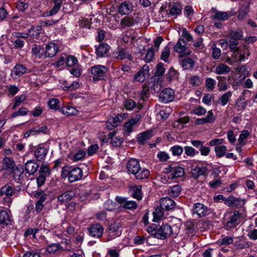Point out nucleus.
<instances>
[{
	"label": "nucleus",
	"mask_w": 257,
	"mask_h": 257,
	"mask_svg": "<svg viewBox=\"0 0 257 257\" xmlns=\"http://www.w3.org/2000/svg\"><path fill=\"white\" fill-rule=\"evenodd\" d=\"M82 176L83 171L78 167L67 165L62 169L61 177L63 178H67L70 183L79 180Z\"/></svg>",
	"instance_id": "f257e3e1"
},
{
	"label": "nucleus",
	"mask_w": 257,
	"mask_h": 257,
	"mask_svg": "<svg viewBox=\"0 0 257 257\" xmlns=\"http://www.w3.org/2000/svg\"><path fill=\"white\" fill-rule=\"evenodd\" d=\"M152 233L155 237L164 239L172 234L173 229L168 224H163L159 228L152 230Z\"/></svg>",
	"instance_id": "f03ea898"
},
{
	"label": "nucleus",
	"mask_w": 257,
	"mask_h": 257,
	"mask_svg": "<svg viewBox=\"0 0 257 257\" xmlns=\"http://www.w3.org/2000/svg\"><path fill=\"white\" fill-rule=\"evenodd\" d=\"M108 69L103 65H97L91 68V73L93 75V80L97 81L104 79Z\"/></svg>",
	"instance_id": "7ed1b4c3"
},
{
	"label": "nucleus",
	"mask_w": 257,
	"mask_h": 257,
	"mask_svg": "<svg viewBox=\"0 0 257 257\" xmlns=\"http://www.w3.org/2000/svg\"><path fill=\"white\" fill-rule=\"evenodd\" d=\"M174 50L182 55H189L191 54V50L187 47L186 43L183 39H179L174 46Z\"/></svg>",
	"instance_id": "20e7f679"
},
{
	"label": "nucleus",
	"mask_w": 257,
	"mask_h": 257,
	"mask_svg": "<svg viewBox=\"0 0 257 257\" xmlns=\"http://www.w3.org/2000/svg\"><path fill=\"white\" fill-rule=\"evenodd\" d=\"M174 91L170 88L164 89L159 95V99L161 102L168 103L172 101L174 98Z\"/></svg>",
	"instance_id": "39448f33"
},
{
	"label": "nucleus",
	"mask_w": 257,
	"mask_h": 257,
	"mask_svg": "<svg viewBox=\"0 0 257 257\" xmlns=\"http://www.w3.org/2000/svg\"><path fill=\"white\" fill-rule=\"evenodd\" d=\"M89 235L94 237L100 238L102 236L103 228L99 224H94L89 228Z\"/></svg>",
	"instance_id": "423d86ee"
},
{
	"label": "nucleus",
	"mask_w": 257,
	"mask_h": 257,
	"mask_svg": "<svg viewBox=\"0 0 257 257\" xmlns=\"http://www.w3.org/2000/svg\"><path fill=\"white\" fill-rule=\"evenodd\" d=\"M241 217V214L238 211L235 210L230 219L226 222V227L228 229L235 227L239 223Z\"/></svg>",
	"instance_id": "0eeeda50"
},
{
	"label": "nucleus",
	"mask_w": 257,
	"mask_h": 257,
	"mask_svg": "<svg viewBox=\"0 0 257 257\" xmlns=\"http://www.w3.org/2000/svg\"><path fill=\"white\" fill-rule=\"evenodd\" d=\"M27 70L25 65L17 64L11 70V75L13 78L19 77L24 74Z\"/></svg>",
	"instance_id": "6e6552de"
},
{
	"label": "nucleus",
	"mask_w": 257,
	"mask_h": 257,
	"mask_svg": "<svg viewBox=\"0 0 257 257\" xmlns=\"http://www.w3.org/2000/svg\"><path fill=\"white\" fill-rule=\"evenodd\" d=\"M112 56L114 58L120 60H122L126 58L129 60H132L133 59L132 55L129 54L126 50L122 48H118L117 51L114 52L112 54Z\"/></svg>",
	"instance_id": "1a4fd4ad"
},
{
	"label": "nucleus",
	"mask_w": 257,
	"mask_h": 257,
	"mask_svg": "<svg viewBox=\"0 0 257 257\" xmlns=\"http://www.w3.org/2000/svg\"><path fill=\"white\" fill-rule=\"evenodd\" d=\"M19 192L16 188L10 185H6L2 187L0 191V195H6L7 197H11L16 195Z\"/></svg>",
	"instance_id": "9d476101"
},
{
	"label": "nucleus",
	"mask_w": 257,
	"mask_h": 257,
	"mask_svg": "<svg viewBox=\"0 0 257 257\" xmlns=\"http://www.w3.org/2000/svg\"><path fill=\"white\" fill-rule=\"evenodd\" d=\"M140 165L139 162L136 159L132 158L127 163V170L130 174H133L137 171L140 170Z\"/></svg>",
	"instance_id": "9b49d317"
},
{
	"label": "nucleus",
	"mask_w": 257,
	"mask_h": 257,
	"mask_svg": "<svg viewBox=\"0 0 257 257\" xmlns=\"http://www.w3.org/2000/svg\"><path fill=\"white\" fill-rule=\"evenodd\" d=\"M160 206L162 209L167 211L173 209L175 206V201L170 197H165L162 198L160 202Z\"/></svg>",
	"instance_id": "f8f14e48"
},
{
	"label": "nucleus",
	"mask_w": 257,
	"mask_h": 257,
	"mask_svg": "<svg viewBox=\"0 0 257 257\" xmlns=\"http://www.w3.org/2000/svg\"><path fill=\"white\" fill-rule=\"evenodd\" d=\"M149 75L148 66L144 65L135 75V81L140 82H144Z\"/></svg>",
	"instance_id": "ddd939ff"
},
{
	"label": "nucleus",
	"mask_w": 257,
	"mask_h": 257,
	"mask_svg": "<svg viewBox=\"0 0 257 257\" xmlns=\"http://www.w3.org/2000/svg\"><path fill=\"white\" fill-rule=\"evenodd\" d=\"M75 196L74 191L68 190L59 195L57 200L61 203L67 202L73 199Z\"/></svg>",
	"instance_id": "4468645a"
},
{
	"label": "nucleus",
	"mask_w": 257,
	"mask_h": 257,
	"mask_svg": "<svg viewBox=\"0 0 257 257\" xmlns=\"http://www.w3.org/2000/svg\"><path fill=\"white\" fill-rule=\"evenodd\" d=\"M39 167V165L33 160L28 161L25 164V171L29 175L34 174Z\"/></svg>",
	"instance_id": "2eb2a0df"
},
{
	"label": "nucleus",
	"mask_w": 257,
	"mask_h": 257,
	"mask_svg": "<svg viewBox=\"0 0 257 257\" xmlns=\"http://www.w3.org/2000/svg\"><path fill=\"white\" fill-rule=\"evenodd\" d=\"M44 55L46 57H54L58 51V47L56 44L50 43L46 45Z\"/></svg>",
	"instance_id": "dca6fc26"
},
{
	"label": "nucleus",
	"mask_w": 257,
	"mask_h": 257,
	"mask_svg": "<svg viewBox=\"0 0 257 257\" xmlns=\"http://www.w3.org/2000/svg\"><path fill=\"white\" fill-rule=\"evenodd\" d=\"M215 117L213 114L212 110H209L208 112V114L206 117L197 118L195 120L194 123L196 125L202 124L207 123H212L215 121Z\"/></svg>",
	"instance_id": "f3484780"
},
{
	"label": "nucleus",
	"mask_w": 257,
	"mask_h": 257,
	"mask_svg": "<svg viewBox=\"0 0 257 257\" xmlns=\"http://www.w3.org/2000/svg\"><path fill=\"white\" fill-rule=\"evenodd\" d=\"M170 177L172 179L178 178L184 175V169L180 166L171 167L170 170Z\"/></svg>",
	"instance_id": "a211bd4d"
},
{
	"label": "nucleus",
	"mask_w": 257,
	"mask_h": 257,
	"mask_svg": "<svg viewBox=\"0 0 257 257\" xmlns=\"http://www.w3.org/2000/svg\"><path fill=\"white\" fill-rule=\"evenodd\" d=\"M137 16L136 18L131 16H126L121 20L120 25L123 28L125 27H131L139 22V21L137 20Z\"/></svg>",
	"instance_id": "6ab92c4d"
},
{
	"label": "nucleus",
	"mask_w": 257,
	"mask_h": 257,
	"mask_svg": "<svg viewBox=\"0 0 257 257\" xmlns=\"http://www.w3.org/2000/svg\"><path fill=\"white\" fill-rule=\"evenodd\" d=\"M110 46L107 44L102 43L96 47V54L99 57H105L107 55Z\"/></svg>",
	"instance_id": "aec40b11"
},
{
	"label": "nucleus",
	"mask_w": 257,
	"mask_h": 257,
	"mask_svg": "<svg viewBox=\"0 0 257 257\" xmlns=\"http://www.w3.org/2000/svg\"><path fill=\"white\" fill-rule=\"evenodd\" d=\"M193 213L197 214L199 217L205 216L207 213V208L202 203L194 204L193 210Z\"/></svg>",
	"instance_id": "412c9836"
},
{
	"label": "nucleus",
	"mask_w": 257,
	"mask_h": 257,
	"mask_svg": "<svg viewBox=\"0 0 257 257\" xmlns=\"http://www.w3.org/2000/svg\"><path fill=\"white\" fill-rule=\"evenodd\" d=\"M133 10L132 4L128 2H124L122 3L118 7V12L122 15H128Z\"/></svg>",
	"instance_id": "4be33fe9"
},
{
	"label": "nucleus",
	"mask_w": 257,
	"mask_h": 257,
	"mask_svg": "<svg viewBox=\"0 0 257 257\" xmlns=\"http://www.w3.org/2000/svg\"><path fill=\"white\" fill-rule=\"evenodd\" d=\"M153 136V131L151 130L145 131L139 134L137 137V141L141 144H144L147 141Z\"/></svg>",
	"instance_id": "5701e85b"
},
{
	"label": "nucleus",
	"mask_w": 257,
	"mask_h": 257,
	"mask_svg": "<svg viewBox=\"0 0 257 257\" xmlns=\"http://www.w3.org/2000/svg\"><path fill=\"white\" fill-rule=\"evenodd\" d=\"M182 10V5L179 3H175L171 6L168 15L176 17L181 14Z\"/></svg>",
	"instance_id": "b1692460"
},
{
	"label": "nucleus",
	"mask_w": 257,
	"mask_h": 257,
	"mask_svg": "<svg viewBox=\"0 0 257 257\" xmlns=\"http://www.w3.org/2000/svg\"><path fill=\"white\" fill-rule=\"evenodd\" d=\"M11 212L5 210H0V223L8 225L11 221Z\"/></svg>",
	"instance_id": "393cba45"
},
{
	"label": "nucleus",
	"mask_w": 257,
	"mask_h": 257,
	"mask_svg": "<svg viewBox=\"0 0 257 257\" xmlns=\"http://www.w3.org/2000/svg\"><path fill=\"white\" fill-rule=\"evenodd\" d=\"M48 150L44 147H39L35 152V157L38 161H42L45 158Z\"/></svg>",
	"instance_id": "a878e982"
},
{
	"label": "nucleus",
	"mask_w": 257,
	"mask_h": 257,
	"mask_svg": "<svg viewBox=\"0 0 257 257\" xmlns=\"http://www.w3.org/2000/svg\"><path fill=\"white\" fill-rule=\"evenodd\" d=\"M24 172V169L22 166L19 165L12 169V174L14 179L16 181L20 182L22 179V175Z\"/></svg>",
	"instance_id": "bb28decb"
},
{
	"label": "nucleus",
	"mask_w": 257,
	"mask_h": 257,
	"mask_svg": "<svg viewBox=\"0 0 257 257\" xmlns=\"http://www.w3.org/2000/svg\"><path fill=\"white\" fill-rule=\"evenodd\" d=\"M207 168L205 167L196 166L191 170L192 176L195 179H197L202 175H204L207 173Z\"/></svg>",
	"instance_id": "cd10ccee"
},
{
	"label": "nucleus",
	"mask_w": 257,
	"mask_h": 257,
	"mask_svg": "<svg viewBox=\"0 0 257 257\" xmlns=\"http://www.w3.org/2000/svg\"><path fill=\"white\" fill-rule=\"evenodd\" d=\"M115 132L110 133L108 134L109 138L110 140V143L113 147H117L121 145L123 139L120 137H115Z\"/></svg>",
	"instance_id": "c85d7f7f"
},
{
	"label": "nucleus",
	"mask_w": 257,
	"mask_h": 257,
	"mask_svg": "<svg viewBox=\"0 0 257 257\" xmlns=\"http://www.w3.org/2000/svg\"><path fill=\"white\" fill-rule=\"evenodd\" d=\"M214 13L215 14L212 16V18L219 21L227 20L229 19L230 16L229 12L215 11Z\"/></svg>",
	"instance_id": "c756f323"
},
{
	"label": "nucleus",
	"mask_w": 257,
	"mask_h": 257,
	"mask_svg": "<svg viewBox=\"0 0 257 257\" xmlns=\"http://www.w3.org/2000/svg\"><path fill=\"white\" fill-rule=\"evenodd\" d=\"M182 189L181 185L177 184L170 187L168 189V192L170 196L172 197H176L180 194Z\"/></svg>",
	"instance_id": "7c9ffc66"
},
{
	"label": "nucleus",
	"mask_w": 257,
	"mask_h": 257,
	"mask_svg": "<svg viewBox=\"0 0 257 257\" xmlns=\"http://www.w3.org/2000/svg\"><path fill=\"white\" fill-rule=\"evenodd\" d=\"M133 175L138 180H143L147 178L150 175V171L146 169L140 168V170L135 172Z\"/></svg>",
	"instance_id": "2f4dec72"
},
{
	"label": "nucleus",
	"mask_w": 257,
	"mask_h": 257,
	"mask_svg": "<svg viewBox=\"0 0 257 257\" xmlns=\"http://www.w3.org/2000/svg\"><path fill=\"white\" fill-rule=\"evenodd\" d=\"M62 5V0H54V6L49 12H46L47 16L55 15L60 10Z\"/></svg>",
	"instance_id": "473e14b6"
},
{
	"label": "nucleus",
	"mask_w": 257,
	"mask_h": 257,
	"mask_svg": "<svg viewBox=\"0 0 257 257\" xmlns=\"http://www.w3.org/2000/svg\"><path fill=\"white\" fill-rule=\"evenodd\" d=\"M227 203L231 206H241L244 204V201L238 198L229 196L226 200Z\"/></svg>",
	"instance_id": "72a5a7b5"
},
{
	"label": "nucleus",
	"mask_w": 257,
	"mask_h": 257,
	"mask_svg": "<svg viewBox=\"0 0 257 257\" xmlns=\"http://www.w3.org/2000/svg\"><path fill=\"white\" fill-rule=\"evenodd\" d=\"M2 164L3 169L4 170H12L15 167V166L14 161L12 160L11 158L7 157H5L4 158L2 161Z\"/></svg>",
	"instance_id": "f704fd0d"
},
{
	"label": "nucleus",
	"mask_w": 257,
	"mask_h": 257,
	"mask_svg": "<svg viewBox=\"0 0 257 257\" xmlns=\"http://www.w3.org/2000/svg\"><path fill=\"white\" fill-rule=\"evenodd\" d=\"M32 53L36 58L41 59L45 52L42 46L34 44L32 46Z\"/></svg>",
	"instance_id": "c9c22d12"
},
{
	"label": "nucleus",
	"mask_w": 257,
	"mask_h": 257,
	"mask_svg": "<svg viewBox=\"0 0 257 257\" xmlns=\"http://www.w3.org/2000/svg\"><path fill=\"white\" fill-rule=\"evenodd\" d=\"M230 71L229 67L224 64H220L216 67L215 72L216 74L221 75L227 74Z\"/></svg>",
	"instance_id": "e433bc0d"
},
{
	"label": "nucleus",
	"mask_w": 257,
	"mask_h": 257,
	"mask_svg": "<svg viewBox=\"0 0 257 257\" xmlns=\"http://www.w3.org/2000/svg\"><path fill=\"white\" fill-rule=\"evenodd\" d=\"M229 37L231 40L237 41L242 39L243 32L239 29L232 30L230 32Z\"/></svg>",
	"instance_id": "4c0bfd02"
},
{
	"label": "nucleus",
	"mask_w": 257,
	"mask_h": 257,
	"mask_svg": "<svg viewBox=\"0 0 257 257\" xmlns=\"http://www.w3.org/2000/svg\"><path fill=\"white\" fill-rule=\"evenodd\" d=\"M79 85V83L77 81H74L71 84H69L67 81H64L63 82V89L67 91H73L76 88H78Z\"/></svg>",
	"instance_id": "58836bf2"
},
{
	"label": "nucleus",
	"mask_w": 257,
	"mask_h": 257,
	"mask_svg": "<svg viewBox=\"0 0 257 257\" xmlns=\"http://www.w3.org/2000/svg\"><path fill=\"white\" fill-rule=\"evenodd\" d=\"M182 66L185 69H191L194 65V61L190 58H186L182 61Z\"/></svg>",
	"instance_id": "ea45409f"
},
{
	"label": "nucleus",
	"mask_w": 257,
	"mask_h": 257,
	"mask_svg": "<svg viewBox=\"0 0 257 257\" xmlns=\"http://www.w3.org/2000/svg\"><path fill=\"white\" fill-rule=\"evenodd\" d=\"M214 150L216 156L218 158H221L225 155L227 151V148L224 145L218 146L215 147Z\"/></svg>",
	"instance_id": "a19ab883"
},
{
	"label": "nucleus",
	"mask_w": 257,
	"mask_h": 257,
	"mask_svg": "<svg viewBox=\"0 0 257 257\" xmlns=\"http://www.w3.org/2000/svg\"><path fill=\"white\" fill-rule=\"evenodd\" d=\"M141 186H136L132 188V196L139 200H141L142 198V193H141Z\"/></svg>",
	"instance_id": "79ce46f5"
},
{
	"label": "nucleus",
	"mask_w": 257,
	"mask_h": 257,
	"mask_svg": "<svg viewBox=\"0 0 257 257\" xmlns=\"http://www.w3.org/2000/svg\"><path fill=\"white\" fill-rule=\"evenodd\" d=\"M232 96V92L230 91H228L227 92L224 93L220 97L218 100L220 101L221 104L223 106L226 105L227 102L229 101L230 98Z\"/></svg>",
	"instance_id": "37998d69"
},
{
	"label": "nucleus",
	"mask_w": 257,
	"mask_h": 257,
	"mask_svg": "<svg viewBox=\"0 0 257 257\" xmlns=\"http://www.w3.org/2000/svg\"><path fill=\"white\" fill-rule=\"evenodd\" d=\"M170 55V50L168 46L165 47L162 50L161 55V59L165 62H169V58Z\"/></svg>",
	"instance_id": "c03bdc74"
},
{
	"label": "nucleus",
	"mask_w": 257,
	"mask_h": 257,
	"mask_svg": "<svg viewBox=\"0 0 257 257\" xmlns=\"http://www.w3.org/2000/svg\"><path fill=\"white\" fill-rule=\"evenodd\" d=\"M120 225L119 223L114 222L109 225V231L115 233V236H118L120 235L121 232L119 231Z\"/></svg>",
	"instance_id": "a18cd8bd"
},
{
	"label": "nucleus",
	"mask_w": 257,
	"mask_h": 257,
	"mask_svg": "<svg viewBox=\"0 0 257 257\" xmlns=\"http://www.w3.org/2000/svg\"><path fill=\"white\" fill-rule=\"evenodd\" d=\"M62 112L67 115H73L77 114V110L74 107L67 106L62 108Z\"/></svg>",
	"instance_id": "49530a36"
},
{
	"label": "nucleus",
	"mask_w": 257,
	"mask_h": 257,
	"mask_svg": "<svg viewBox=\"0 0 257 257\" xmlns=\"http://www.w3.org/2000/svg\"><path fill=\"white\" fill-rule=\"evenodd\" d=\"M164 209L160 207H157L153 212L154 215V220L155 221H158L162 217L164 216V212L163 211Z\"/></svg>",
	"instance_id": "de8ad7c7"
},
{
	"label": "nucleus",
	"mask_w": 257,
	"mask_h": 257,
	"mask_svg": "<svg viewBox=\"0 0 257 257\" xmlns=\"http://www.w3.org/2000/svg\"><path fill=\"white\" fill-rule=\"evenodd\" d=\"M178 73L174 68L169 69L168 73L166 74V77L169 81H171L173 79L177 78Z\"/></svg>",
	"instance_id": "09e8293b"
},
{
	"label": "nucleus",
	"mask_w": 257,
	"mask_h": 257,
	"mask_svg": "<svg viewBox=\"0 0 257 257\" xmlns=\"http://www.w3.org/2000/svg\"><path fill=\"white\" fill-rule=\"evenodd\" d=\"M184 152L187 156L192 157L199 154L198 151L189 146H185L184 147Z\"/></svg>",
	"instance_id": "8fccbe9b"
},
{
	"label": "nucleus",
	"mask_w": 257,
	"mask_h": 257,
	"mask_svg": "<svg viewBox=\"0 0 257 257\" xmlns=\"http://www.w3.org/2000/svg\"><path fill=\"white\" fill-rule=\"evenodd\" d=\"M136 123V120L133 118L125 122L124 124V129L128 133L132 132L133 126Z\"/></svg>",
	"instance_id": "3c124183"
},
{
	"label": "nucleus",
	"mask_w": 257,
	"mask_h": 257,
	"mask_svg": "<svg viewBox=\"0 0 257 257\" xmlns=\"http://www.w3.org/2000/svg\"><path fill=\"white\" fill-rule=\"evenodd\" d=\"M241 56L242 54H241L240 53L239 48L237 49L235 51H233V54L232 55V58L233 60V62L236 63H240L243 60H242Z\"/></svg>",
	"instance_id": "603ef678"
},
{
	"label": "nucleus",
	"mask_w": 257,
	"mask_h": 257,
	"mask_svg": "<svg viewBox=\"0 0 257 257\" xmlns=\"http://www.w3.org/2000/svg\"><path fill=\"white\" fill-rule=\"evenodd\" d=\"M201 79L197 76H192L190 77L189 78V83L193 86L197 87L199 86L201 83Z\"/></svg>",
	"instance_id": "864d4df0"
},
{
	"label": "nucleus",
	"mask_w": 257,
	"mask_h": 257,
	"mask_svg": "<svg viewBox=\"0 0 257 257\" xmlns=\"http://www.w3.org/2000/svg\"><path fill=\"white\" fill-rule=\"evenodd\" d=\"M246 105V103L243 98H239L237 99L235 106L237 110L244 109Z\"/></svg>",
	"instance_id": "5fc2aeb1"
},
{
	"label": "nucleus",
	"mask_w": 257,
	"mask_h": 257,
	"mask_svg": "<svg viewBox=\"0 0 257 257\" xmlns=\"http://www.w3.org/2000/svg\"><path fill=\"white\" fill-rule=\"evenodd\" d=\"M233 242V238L231 236H225L220 239L218 241V243L220 245H227Z\"/></svg>",
	"instance_id": "6e6d98bb"
},
{
	"label": "nucleus",
	"mask_w": 257,
	"mask_h": 257,
	"mask_svg": "<svg viewBox=\"0 0 257 257\" xmlns=\"http://www.w3.org/2000/svg\"><path fill=\"white\" fill-rule=\"evenodd\" d=\"M59 101L57 99L52 98L48 102V104L51 109L57 110L59 108Z\"/></svg>",
	"instance_id": "4d7b16f0"
},
{
	"label": "nucleus",
	"mask_w": 257,
	"mask_h": 257,
	"mask_svg": "<svg viewBox=\"0 0 257 257\" xmlns=\"http://www.w3.org/2000/svg\"><path fill=\"white\" fill-rule=\"evenodd\" d=\"M61 248L60 245L58 243H53L52 244L49 245L46 251L48 253H54L56 251L59 250Z\"/></svg>",
	"instance_id": "13d9d810"
},
{
	"label": "nucleus",
	"mask_w": 257,
	"mask_h": 257,
	"mask_svg": "<svg viewBox=\"0 0 257 257\" xmlns=\"http://www.w3.org/2000/svg\"><path fill=\"white\" fill-rule=\"evenodd\" d=\"M165 69L164 67V64L162 63H159L157 67L156 70L155 72V76H162L165 72Z\"/></svg>",
	"instance_id": "bf43d9fd"
},
{
	"label": "nucleus",
	"mask_w": 257,
	"mask_h": 257,
	"mask_svg": "<svg viewBox=\"0 0 257 257\" xmlns=\"http://www.w3.org/2000/svg\"><path fill=\"white\" fill-rule=\"evenodd\" d=\"M122 207L127 209H135L137 208V204L134 201H127L123 204Z\"/></svg>",
	"instance_id": "052dcab7"
},
{
	"label": "nucleus",
	"mask_w": 257,
	"mask_h": 257,
	"mask_svg": "<svg viewBox=\"0 0 257 257\" xmlns=\"http://www.w3.org/2000/svg\"><path fill=\"white\" fill-rule=\"evenodd\" d=\"M26 96L24 94H22L15 97V102L13 107V109H15L17 106H19L21 103L26 99Z\"/></svg>",
	"instance_id": "680f3d73"
},
{
	"label": "nucleus",
	"mask_w": 257,
	"mask_h": 257,
	"mask_svg": "<svg viewBox=\"0 0 257 257\" xmlns=\"http://www.w3.org/2000/svg\"><path fill=\"white\" fill-rule=\"evenodd\" d=\"M171 151L173 155L180 156L183 152V148L180 146H175L171 148Z\"/></svg>",
	"instance_id": "e2e57ef3"
},
{
	"label": "nucleus",
	"mask_w": 257,
	"mask_h": 257,
	"mask_svg": "<svg viewBox=\"0 0 257 257\" xmlns=\"http://www.w3.org/2000/svg\"><path fill=\"white\" fill-rule=\"evenodd\" d=\"M154 53V50L152 47L149 48L145 57V61L147 62L151 61L153 58Z\"/></svg>",
	"instance_id": "0e129e2a"
},
{
	"label": "nucleus",
	"mask_w": 257,
	"mask_h": 257,
	"mask_svg": "<svg viewBox=\"0 0 257 257\" xmlns=\"http://www.w3.org/2000/svg\"><path fill=\"white\" fill-rule=\"evenodd\" d=\"M250 246V243L245 241H239L235 243V246L237 249L248 248Z\"/></svg>",
	"instance_id": "69168bd1"
},
{
	"label": "nucleus",
	"mask_w": 257,
	"mask_h": 257,
	"mask_svg": "<svg viewBox=\"0 0 257 257\" xmlns=\"http://www.w3.org/2000/svg\"><path fill=\"white\" fill-rule=\"evenodd\" d=\"M193 113L197 115H204L206 112V110L202 106H198L192 110Z\"/></svg>",
	"instance_id": "338daca9"
},
{
	"label": "nucleus",
	"mask_w": 257,
	"mask_h": 257,
	"mask_svg": "<svg viewBox=\"0 0 257 257\" xmlns=\"http://www.w3.org/2000/svg\"><path fill=\"white\" fill-rule=\"evenodd\" d=\"M215 85V81L214 79L209 78L206 80L205 86L208 90H212L214 88Z\"/></svg>",
	"instance_id": "774afa93"
}]
</instances>
